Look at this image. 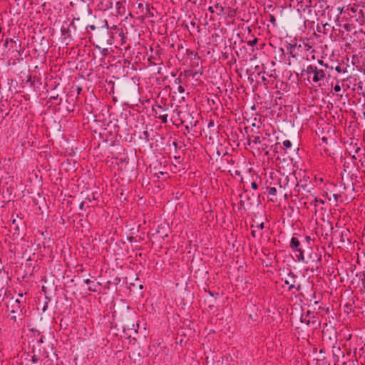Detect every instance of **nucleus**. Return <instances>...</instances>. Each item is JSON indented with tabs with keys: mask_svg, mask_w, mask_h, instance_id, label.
Returning <instances> with one entry per match:
<instances>
[{
	"mask_svg": "<svg viewBox=\"0 0 365 365\" xmlns=\"http://www.w3.org/2000/svg\"><path fill=\"white\" fill-rule=\"evenodd\" d=\"M301 242L296 237H292L290 241L289 247L297 254L296 257L299 262H306L304 256V250L300 247Z\"/></svg>",
	"mask_w": 365,
	"mask_h": 365,
	"instance_id": "f257e3e1",
	"label": "nucleus"
},
{
	"mask_svg": "<svg viewBox=\"0 0 365 365\" xmlns=\"http://www.w3.org/2000/svg\"><path fill=\"white\" fill-rule=\"evenodd\" d=\"M168 109V106L165 103L163 106L155 104L153 106L152 110L155 117L161 120L163 123L168 122V114L165 112Z\"/></svg>",
	"mask_w": 365,
	"mask_h": 365,
	"instance_id": "f03ea898",
	"label": "nucleus"
},
{
	"mask_svg": "<svg viewBox=\"0 0 365 365\" xmlns=\"http://www.w3.org/2000/svg\"><path fill=\"white\" fill-rule=\"evenodd\" d=\"M304 71L307 74L313 73L312 81L317 83L325 78V72L322 69H319L316 66L309 65Z\"/></svg>",
	"mask_w": 365,
	"mask_h": 365,
	"instance_id": "7ed1b4c3",
	"label": "nucleus"
},
{
	"mask_svg": "<svg viewBox=\"0 0 365 365\" xmlns=\"http://www.w3.org/2000/svg\"><path fill=\"white\" fill-rule=\"evenodd\" d=\"M11 314L20 315L22 312L24 306L21 305V302L16 299L15 300L11 299L10 301Z\"/></svg>",
	"mask_w": 365,
	"mask_h": 365,
	"instance_id": "20e7f679",
	"label": "nucleus"
},
{
	"mask_svg": "<svg viewBox=\"0 0 365 365\" xmlns=\"http://www.w3.org/2000/svg\"><path fill=\"white\" fill-rule=\"evenodd\" d=\"M296 278L297 276L292 272H290L288 274L287 278L284 280V284L289 285V290H292L295 287V282H296Z\"/></svg>",
	"mask_w": 365,
	"mask_h": 365,
	"instance_id": "39448f33",
	"label": "nucleus"
},
{
	"mask_svg": "<svg viewBox=\"0 0 365 365\" xmlns=\"http://www.w3.org/2000/svg\"><path fill=\"white\" fill-rule=\"evenodd\" d=\"M215 14L217 16H222L225 14V8L217 1L213 4Z\"/></svg>",
	"mask_w": 365,
	"mask_h": 365,
	"instance_id": "423d86ee",
	"label": "nucleus"
},
{
	"mask_svg": "<svg viewBox=\"0 0 365 365\" xmlns=\"http://www.w3.org/2000/svg\"><path fill=\"white\" fill-rule=\"evenodd\" d=\"M356 277L359 279V282H361V284L365 292V272H360L357 273Z\"/></svg>",
	"mask_w": 365,
	"mask_h": 365,
	"instance_id": "0eeeda50",
	"label": "nucleus"
},
{
	"mask_svg": "<svg viewBox=\"0 0 365 365\" xmlns=\"http://www.w3.org/2000/svg\"><path fill=\"white\" fill-rule=\"evenodd\" d=\"M252 143L255 144H259L261 143L260 137L259 135L251 136L248 139L247 145L250 146Z\"/></svg>",
	"mask_w": 365,
	"mask_h": 365,
	"instance_id": "6e6552de",
	"label": "nucleus"
},
{
	"mask_svg": "<svg viewBox=\"0 0 365 365\" xmlns=\"http://www.w3.org/2000/svg\"><path fill=\"white\" fill-rule=\"evenodd\" d=\"M296 48V45L288 43L287 46V54L290 55L292 57L294 58L295 56L293 54V51Z\"/></svg>",
	"mask_w": 365,
	"mask_h": 365,
	"instance_id": "1a4fd4ad",
	"label": "nucleus"
},
{
	"mask_svg": "<svg viewBox=\"0 0 365 365\" xmlns=\"http://www.w3.org/2000/svg\"><path fill=\"white\" fill-rule=\"evenodd\" d=\"M225 14H227L229 17L234 18L236 15V11L231 7H228L225 9Z\"/></svg>",
	"mask_w": 365,
	"mask_h": 365,
	"instance_id": "9d476101",
	"label": "nucleus"
},
{
	"mask_svg": "<svg viewBox=\"0 0 365 365\" xmlns=\"http://www.w3.org/2000/svg\"><path fill=\"white\" fill-rule=\"evenodd\" d=\"M268 194L272 196H275L277 195V189L274 187H267Z\"/></svg>",
	"mask_w": 365,
	"mask_h": 365,
	"instance_id": "9b49d317",
	"label": "nucleus"
},
{
	"mask_svg": "<svg viewBox=\"0 0 365 365\" xmlns=\"http://www.w3.org/2000/svg\"><path fill=\"white\" fill-rule=\"evenodd\" d=\"M283 146L285 149H288L289 148H291L292 146V143L289 140H285L283 141Z\"/></svg>",
	"mask_w": 365,
	"mask_h": 365,
	"instance_id": "f8f14e48",
	"label": "nucleus"
},
{
	"mask_svg": "<svg viewBox=\"0 0 365 365\" xmlns=\"http://www.w3.org/2000/svg\"><path fill=\"white\" fill-rule=\"evenodd\" d=\"M269 21L274 26L277 25V20L274 15L269 14Z\"/></svg>",
	"mask_w": 365,
	"mask_h": 365,
	"instance_id": "ddd939ff",
	"label": "nucleus"
},
{
	"mask_svg": "<svg viewBox=\"0 0 365 365\" xmlns=\"http://www.w3.org/2000/svg\"><path fill=\"white\" fill-rule=\"evenodd\" d=\"M257 41H258V39L257 38H254L253 40L248 41H247V44L251 46H255L257 44Z\"/></svg>",
	"mask_w": 365,
	"mask_h": 365,
	"instance_id": "4468645a",
	"label": "nucleus"
},
{
	"mask_svg": "<svg viewBox=\"0 0 365 365\" xmlns=\"http://www.w3.org/2000/svg\"><path fill=\"white\" fill-rule=\"evenodd\" d=\"M307 317H304L303 315L301 317V322H303V323H305L307 325H309L310 324V320L309 319H307Z\"/></svg>",
	"mask_w": 365,
	"mask_h": 365,
	"instance_id": "2eb2a0df",
	"label": "nucleus"
},
{
	"mask_svg": "<svg viewBox=\"0 0 365 365\" xmlns=\"http://www.w3.org/2000/svg\"><path fill=\"white\" fill-rule=\"evenodd\" d=\"M124 3H125V1H118V2L116 3V9L118 10V13H120V8H121L122 5H123Z\"/></svg>",
	"mask_w": 365,
	"mask_h": 365,
	"instance_id": "dca6fc26",
	"label": "nucleus"
},
{
	"mask_svg": "<svg viewBox=\"0 0 365 365\" xmlns=\"http://www.w3.org/2000/svg\"><path fill=\"white\" fill-rule=\"evenodd\" d=\"M178 91L179 93H182L185 92V89L184 88L181 86V85H179L178 87Z\"/></svg>",
	"mask_w": 365,
	"mask_h": 365,
	"instance_id": "f3484780",
	"label": "nucleus"
},
{
	"mask_svg": "<svg viewBox=\"0 0 365 365\" xmlns=\"http://www.w3.org/2000/svg\"><path fill=\"white\" fill-rule=\"evenodd\" d=\"M12 41H13V39H12V38H7L6 39L5 42H4V46H6H6H8L9 43V42H12Z\"/></svg>",
	"mask_w": 365,
	"mask_h": 365,
	"instance_id": "a211bd4d",
	"label": "nucleus"
},
{
	"mask_svg": "<svg viewBox=\"0 0 365 365\" xmlns=\"http://www.w3.org/2000/svg\"><path fill=\"white\" fill-rule=\"evenodd\" d=\"M334 89L336 92H339L341 91V86L339 84L335 85Z\"/></svg>",
	"mask_w": 365,
	"mask_h": 365,
	"instance_id": "6ab92c4d",
	"label": "nucleus"
},
{
	"mask_svg": "<svg viewBox=\"0 0 365 365\" xmlns=\"http://www.w3.org/2000/svg\"><path fill=\"white\" fill-rule=\"evenodd\" d=\"M304 240H305V242H306V243H307V245H309L310 244V242L312 241L311 237H309V236H307V237L304 238Z\"/></svg>",
	"mask_w": 365,
	"mask_h": 365,
	"instance_id": "aec40b11",
	"label": "nucleus"
},
{
	"mask_svg": "<svg viewBox=\"0 0 365 365\" xmlns=\"http://www.w3.org/2000/svg\"><path fill=\"white\" fill-rule=\"evenodd\" d=\"M208 11L212 14L215 13L214 6H210L208 7Z\"/></svg>",
	"mask_w": 365,
	"mask_h": 365,
	"instance_id": "412c9836",
	"label": "nucleus"
},
{
	"mask_svg": "<svg viewBox=\"0 0 365 365\" xmlns=\"http://www.w3.org/2000/svg\"><path fill=\"white\" fill-rule=\"evenodd\" d=\"M251 187L254 190H257L258 188V185L255 182H252Z\"/></svg>",
	"mask_w": 365,
	"mask_h": 365,
	"instance_id": "4be33fe9",
	"label": "nucleus"
},
{
	"mask_svg": "<svg viewBox=\"0 0 365 365\" xmlns=\"http://www.w3.org/2000/svg\"><path fill=\"white\" fill-rule=\"evenodd\" d=\"M175 83L176 84L180 85V83H182V79L180 77L177 78L175 79Z\"/></svg>",
	"mask_w": 365,
	"mask_h": 365,
	"instance_id": "5701e85b",
	"label": "nucleus"
},
{
	"mask_svg": "<svg viewBox=\"0 0 365 365\" xmlns=\"http://www.w3.org/2000/svg\"><path fill=\"white\" fill-rule=\"evenodd\" d=\"M318 63L322 66H324L326 68L328 67V65L326 63H324V61L322 60H318Z\"/></svg>",
	"mask_w": 365,
	"mask_h": 365,
	"instance_id": "b1692460",
	"label": "nucleus"
},
{
	"mask_svg": "<svg viewBox=\"0 0 365 365\" xmlns=\"http://www.w3.org/2000/svg\"><path fill=\"white\" fill-rule=\"evenodd\" d=\"M38 342L40 344L43 343V336L41 335L40 338L38 339Z\"/></svg>",
	"mask_w": 365,
	"mask_h": 365,
	"instance_id": "393cba45",
	"label": "nucleus"
},
{
	"mask_svg": "<svg viewBox=\"0 0 365 365\" xmlns=\"http://www.w3.org/2000/svg\"><path fill=\"white\" fill-rule=\"evenodd\" d=\"M340 197V195L339 194H333V197L334 198L335 201L338 200V198Z\"/></svg>",
	"mask_w": 365,
	"mask_h": 365,
	"instance_id": "a878e982",
	"label": "nucleus"
},
{
	"mask_svg": "<svg viewBox=\"0 0 365 365\" xmlns=\"http://www.w3.org/2000/svg\"><path fill=\"white\" fill-rule=\"evenodd\" d=\"M10 320L11 321H14V322H16V316L14 314L13 316H11L10 317Z\"/></svg>",
	"mask_w": 365,
	"mask_h": 365,
	"instance_id": "bb28decb",
	"label": "nucleus"
},
{
	"mask_svg": "<svg viewBox=\"0 0 365 365\" xmlns=\"http://www.w3.org/2000/svg\"><path fill=\"white\" fill-rule=\"evenodd\" d=\"M335 70H336V72H338V73H341V67H340V66H336V67L335 68Z\"/></svg>",
	"mask_w": 365,
	"mask_h": 365,
	"instance_id": "cd10ccee",
	"label": "nucleus"
},
{
	"mask_svg": "<svg viewBox=\"0 0 365 365\" xmlns=\"http://www.w3.org/2000/svg\"><path fill=\"white\" fill-rule=\"evenodd\" d=\"M107 53H108V49L107 48H103V51H102L103 55L106 56Z\"/></svg>",
	"mask_w": 365,
	"mask_h": 365,
	"instance_id": "c85d7f7f",
	"label": "nucleus"
},
{
	"mask_svg": "<svg viewBox=\"0 0 365 365\" xmlns=\"http://www.w3.org/2000/svg\"><path fill=\"white\" fill-rule=\"evenodd\" d=\"M258 227L261 230H263L264 228V222H262L259 226Z\"/></svg>",
	"mask_w": 365,
	"mask_h": 365,
	"instance_id": "c756f323",
	"label": "nucleus"
},
{
	"mask_svg": "<svg viewBox=\"0 0 365 365\" xmlns=\"http://www.w3.org/2000/svg\"><path fill=\"white\" fill-rule=\"evenodd\" d=\"M92 282L89 279H86L84 280V283L86 284H89L90 283H91Z\"/></svg>",
	"mask_w": 365,
	"mask_h": 365,
	"instance_id": "7c9ffc66",
	"label": "nucleus"
},
{
	"mask_svg": "<svg viewBox=\"0 0 365 365\" xmlns=\"http://www.w3.org/2000/svg\"><path fill=\"white\" fill-rule=\"evenodd\" d=\"M31 361H32V362L36 363V362H37L38 359H37L35 356H34L32 357Z\"/></svg>",
	"mask_w": 365,
	"mask_h": 365,
	"instance_id": "2f4dec72",
	"label": "nucleus"
},
{
	"mask_svg": "<svg viewBox=\"0 0 365 365\" xmlns=\"http://www.w3.org/2000/svg\"><path fill=\"white\" fill-rule=\"evenodd\" d=\"M337 9L340 14H341L343 13V10H344L343 7H339Z\"/></svg>",
	"mask_w": 365,
	"mask_h": 365,
	"instance_id": "473e14b6",
	"label": "nucleus"
},
{
	"mask_svg": "<svg viewBox=\"0 0 365 365\" xmlns=\"http://www.w3.org/2000/svg\"><path fill=\"white\" fill-rule=\"evenodd\" d=\"M360 150H361V148H360L359 147H358V146H357V147L355 148L354 153H355V154L358 153L360 151Z\"/></svg>",
	"mask_w": 365,
	"mask_h": 365,
	"instance_id": "72a5a7b5",
	"label": "nucleus"
},
{
	"mask_svg": "<svg viewBox=\"0 0 365 365\" xmlns=\"http://www.w3.org/2000/svg\"><path fill=\"white\" fill-rule=\"evenodd\" d=\"M294 289H295L297 291H299L301 289V285L299 284L297 286H295V287H294Z\"/></svg>",
	"mask_w": 365,
	"mask_h": 365,
	"instance_id": "f704fd0d",
	"label": "nucleus"
},
{
	"mask_svg": "<svg viewBox=\"0 0 365 365\" xmlns=\"http://www.w3.org/2000/svg\"><path fill=\"white\" fill-rule=\"evenodd\" d=\"M58 97V95H56V96H51L50 97V99H53V100H56Z\"/></svg>",
	"mask_w": 365,
	"mask_h": 365,
	"instance_id": "c9c22d12",
	"label": "nucleus"
},
{
	"mask_svg": "<svg viewBox=\"0 0 365 365\" xmlns=\"http://www.w3.org/2000/svg\"><path fill=\"white\" fill-rule=\"evenodd\" d=\"M251 235L253 237H256V231H252Z\"/></svg>",
	"mask_w": 365,
	"mask_h": 365,
	"instance_id": "e433bc0d",
	"label": "nucleus"
},
{
	"mask_svg": "<svg viewBox=\"0 0 365 365\" xmlns=\"http://www.w3.org/2000/svg\"><path fill=\"white\" fill-rule=\"evenodd\" d=\"M83 205H84V202H82L81 203V205H79V208H80V209H83Z\"/></svg>",
	"mask_w": 365,
	"mask_h": 365,
	"instance_id": "4c0bfd02",
	"label": "nucleus"
},
{
	"mask_svg": "<svg viewBox=\"0 0 365 365\" xmlns=\"http://www.w3.org/2000/svg\"><path fill=\"white\" fill-rule=\"evenodd\" d=\"M81 90H82V88H80V87H78V88H77V93L79 94V93H80V92L81 91Z\"/></svg>",
	"mask_w": 365,
	"mask_h": 365,
	"instance_id": "58836bf2",
	"label": "nucleus"
},
{
	"mask_svg": "<svg viewBox=\"0 0 365 365\" xmlns=\"http://www.w3.org/2000/svg\"><path fill=\"white\" fill-rule=\"evenodd\" d=\"M91 29L94 30L96 29V26L94 25L90 26Z\"/></svg>",
	"mask_w": 365,
	"mask_h": 365,
	"instance_id": "ea45409f",
	"label": "nucleus"
},
{
	"mask_svg": "<svg viewBox=\"0 0 365 365\" xmlns=\"http://www.w3.org/2000/svg\"><path fill=\"white\" fill-rule=\"evenodd\" d=\"M173 145H174V147L177 148L178 145V143L177 142H174Z\"/></svg>",
	"mask_w": 365,
	"mask_h": 365,
	"instance_id": "a19ab883",
	"label": "nucleus"
},
{
	"mask_svg": "<svg viewBox=\"0 0 365 365\" xmlns=\"http://www.w3.org/2000/svg\"><path fill=\"white\" fill-rule=\"evenodd\" d=\"M138 7L139 9L142 8L143 7V4L140 3L138 5Z\"/></svg>",
	"mask_w": 365,
	"mask_h": 365,
	"instance_id": "79ce46f5",
	"label": "nucleus"
},
{
	"mask_svg": "<svg viewBox=\"0 0 365 365\" xmlns=\"http://www.w3.org/2000/svg\"><path fill=\"white\" fill-rule=\"evenodd\" d=\"M350 9L352 12H356V9L354 8L351 7Z\"/></svg>",
	"mask_w": 365,
	"mask_h": 365,
	"instance_id": "37998d69",
	"label": "nucleus"
},
{
	"mask_svg": "<svg viewBox=\"0 0 365 365\" xmlns=\"http://www.w3.org/2000/svg\"><path fill=\"white\" fill-rule=\"evenodd\" d=\"M143 134H144L145 135L148 136V131H145V132L143 133Z\"/></svg>",
	"mask_w": 365,
	"mask_h": 365,
	"instance_id": "c03bdc74",
	"label": "nucleus"
},
{
	"mask_svg": "<svg viewBox=\"0 0 365 365\" xmlns=\"http://www.w3.org/2000/svg\"><path fill=\"white\" fill-rule=\"evenodd\" d=\"M133 237H130L129 238V240H130V241H133Z\"/></svg>",
	"mask_w": 365,
	"mask_h": 365,
	"instance_id": "a18cd8bd",
	"label": "nucleus"
},
{
	"mask_svg": "<svg viewBox=\"0 0 365 365\" xmlns=\"http://www.w3.org/2000/svg\"><path fill=\"white\" fill-rule=\"evenodd\" d=\"M352 158H353V159H356V158L355 155H352Z\"/></svg>",
	"mask_w": 365,
	"mask_h": 365,
	"instance_id": "49530a36",
	"label": "nucleus"
},
{
	"mask_svg": "<svg viewBox=\"0 0 365 365\" xmlns=\"http://www.w3.org/2000/svg\"><path fill=\"white\" fill-rule=\"evenodd\" d=\"M88 289L91 290V291H94V289H92L91 287H89Z\"/></svg>",
	"mask_w": 365,
	"mask_h": 365,
	"instance_id": "de8ad7c7",
	"label": "nucleus"
}]
</instances>
